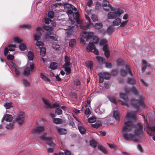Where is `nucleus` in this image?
Listing matches in <instances>:
<instances>
[{
  "label": "nucleus",
  "mask_w": 155,
  "mask_h": 155,
  "mask_svg": "<svg viewBox=\"0 0 155 155\" xmlns=\"http://www.w3.org/2000/svg\"><path fill=\"white\" fill-rule=\"evenodd\" d=\"M136 116L133 112H128L123 126L122 135L126 140L137 142L138 140L137 137L143 132L142 125L136 122Z\"/></svg>",
  "instance_id": "nucleus-1"
},
{
  "label": "nucleus",
  "mask_w": 155,
  "mask_h": 155,
  "mask_svg": "<svg viewBox=\"0 0 155 155\" xmlns=\"http://www.w3.org/2000/svg\"><path fill=\"white\" fill-rule=\"evenodd\" d=\"M119 95L120 97L124 100V101L121 103L122 105H125L127 107H129L130 105L132 106L136 109V111L139 110L140 107H144L143 99L141 98L138 100L133 98L131 100L129 104L128 97L126 95L121 93Z\"/></svg>",
  "instance_id": "nucleus-2"
},
{
  "label": "nucleus",
  "mask_w": 155,
  "mask_h": 155,
  "mask_svg": "<svg viewBox=\"0 0 155 155\" xmlns=\"http://www.w3.org/2000/svg\"><path fill=\"white\" fill-rule=\"evenodd\" d=\"M124 12V11L120 9H117L116 10L115 8L114 11L109 12L107 14V17L109 19H113L117 17H119Z\"/></svg>",
  "instance_id": "nucleus-3"
},
{
  "label": "nucleus",
  "mask_w": 155,
  "mask_h": 155,
  "mask_svg": "<svg viewBox=\"0 0 155 155\" xmlns=\"http://www.w3.org/2000/svg\"><path fill=\"white\" fill-rule=\"evenodd\" d=\"M93 35V32H87L86 31H84L81 32V42L84 45L85 43V41L84 40L85 39L86 41H87Z\"/></svg>",
  "instance_id": "nucleus-4"
},
{
  "label": "nucleus",
  "mask_w": 155,
  "mask_h": 155,
  "mask_svg": "<svg viewBox=\"0 0 155 155\" xmlns=\"http://www.w3.org/2000/svg\"><path fill=\"white\" fill-rule=\"evenodd\" d=\"M107 42V41L106 39H101L100 43V45L103 46V50L104 52V54L106 57L108 58L110 56V51L107 48V46L106 44Z\"/></svg>",
  "instance_id": "nucleus-5"
},
{
  "label": "nucleus",
  "mask_w": 155,
  "mask_h": 155,
  "mask_svg": "<svg viewBox=\"0 0 155 155\" xmlns=\"http://www.w3.org/2000/svg\"><path fill=\"white\" fill-rule=\"evenodd\" d=\"M41 29V28L40 27H37L36 28L37 32L34 35V40L37 41L36 43V45L39 47L43 45V42L38 41L40 38L41 35L40 31Z\"/></svg>",
  "instance_id": "nucleus-6"
},
{
  "label": "nucleus",
  "mask_w": 155,
  "mask_h": 155,
  "mask_svg": "<svg viewBox=\"0 0 155 155\" xmlns=\"http://www.w3.org/2000/svg\"><path fill=\"white\" fill-rule=\"evenodd\" d=\"M46 136V134H44L40 137V138L41 140L45 141L49 146L52 147H54L55 144L53 141L52 137L50 136Z\"/></svg>",
  "instance_id": "nucleus-7"
},
{
  "label": "nucleus",
  "mask_w": 155,
  "mask_h": 155,
  "mask_svg": "<svg viewBox=\"0 0 155 155\" xmlns=\"http://www.w3.org/2000/svg\"><path fill=\"white\" fill-rule=\"evenodd\" d=\"M27 66L26 67L24 71V74L25 75L29 76L31 74V73L34 69V67L32 62L27 63Z\"/></svg>",
  "instance_id": "nucleus-8"
},
{
  "label": "nucleus",
  "mask_w": 155,
  "mask_h": 155,
  "mask_svg": "<svg viewBox=\"0 0 155 155\" xmlns=\"http://www.w3.org/2000/svg\"><path fill=\"white\" fill-rule=\"evenodd\" d=\"M103 9L106 11H108L110 9L111 11H114V8L106 0H103L102 5Z\"/></svg>",
  "instance_id": "nucleus-9"
},
{
  "label": "nucleus",
  "mask_w": 155,
  "mask_h": 155,
  "mask_svg": "<svg viewBox=\"0 0 155 155\" xmlns=\"http://www.w3.org/2000/svg\"><path fill=\"white\" fill-rule=\"evenodd\" d=\"M42 100L45 104V107L46 108H51L59 107L58 104L54 103L51 105V103L48 100L43 99Z\"/></svg>",
  "instance_id": "nucleus-10"
},
{
  "label": "nucleus",
  "mask_w": 155,
  "mask_h": 155,
  "mask_svg": "<svg viewBox=\"0 0 155 155\" xmlns=\"http://www.w3.org/2000/svg\"><path fill=\"white\" fill-rule=\"evenodd\" d=\"M87 51L89 52H93L95 54H98V51L97 49L95 48V46L91 42L89 43L88 46L87 47Z\"/></svg>",
  "instance_id": "nucleus-11"
},
{
  "label": "nucleus",
  "mask_w": 155,
  "mask_h": 155,
  "mask_svg": "<svg viewBox=\"0 0 155 155\" xmlns=\"http://www.w3.org/2000/svg\"><path fill=\"white\" fill-rule=\"evenodd\" d=\"M24 114L23 113H21L17 116L16 121L19 124H23L24 121Z\"/></svg>",
  "instance_id": "nucleus-12"
},
{
  "label": "nucleus",
  "mask_w": 155,
  "mask_h": 155,
  "mask_svg": "<svg viewBox=\"0 0 155 155\" xmlns=\"http://www.w3.org/2000/svg\"><path fill=\"white\" fill-rule=\"evenodd\" d=\"M125 93L126 94H128L130 93H134L135 94H137V90L135 87H132V88H130L128 86H126L124 87Z\"/></svg>",
  "instance_id": "nucleus-13"
},
{
  "label": "nucleus",
  "mask_w": 155,
  "mask_h": 155,
  "mask_svg": "<svg viewBox=\"0 0 155 155\" xmlns=\"http://www.w3.org/2000/svg\"><path fill=\"white\" fill-rule=\"evenodd\" d=\"M46 38H48L53 41H56L57 39L56 35L55 34L52 32H48L46 35Z\"/></svg>",
  "instance_id": "nucleus-14"
},
{
  "label": "nucleus",
  "mask_w": 155,
  "mask_h": 155,
  "mask_svg": "<svg viewBox=\"0 0 155 155\" xmlns=\"http://www.w3.org/2000/svg\"><path fill=\"white\" fill-rule=\"evenodd\" d=\"M125 69L126 70V72L124 69H122L121 71V74L122 75H125L127 73H129L131 75L132 74L130 70V68L128 65L127 64L126 65Z\"/></svg>",
  "instance_id": "nucleus-15"
},
{
  "label": "nucleus",
  "mask_w": 155,
  "mask_h": 155,
  "mask_svg": "<svg viewBox=\"0 0 155 155\" xmlns=\"http://www.w3.org/2000/svg\"><path fill=\"white\" fill-rule=\"evenodd\" d=\"M45 127L44 126H39L36 128L33 129L32 132L34 133H38L44 130Z\"/></svg>",
  "instance_id": "nucleus-16"
},
{
  "label": "nucleus",
  "mask_w": 155,
  "mask_h": 155,
  "mask_svg": "<svg viewBox=\"0 0 155 155\" xmlns=\"http://www.w3.org/2000/svg\"><path fill=\"white\" fill-rule=\"evenodd\" d=\"M85 16L86 18L87 19V20H88V21H89V24L87 25H86V26H83L81 25L80 26V27L81 28L83 29H88V28L89 27V26L91 25L90 24V19L89 17V16H89L88 15H87V14H85Z\"/></svg>",
  "instance_id": "nucleus-17"
},
{
  "label": "nucleus",
  "mask_w": 155,
  "mask_h": 155,
  "mask_svg": "<svg viewBox=\"0 0 155 155\" xmlns=\"http://www.w3.org/2000/svg\"><path fill=\"white\" fill-rule=\"evenodd\" d=\"M113 117L116 120H119L120 117V113L118 112L117 110H114L113 112Z\"/></svg>",
  "instance_id": "nucleus-18"
},
{
  "label": "nucleus",
  "mask_w": 155,
  "mask_h": 155,
  "mask_svg": "<svg viewBox=\"0 0 155 155\" xmlns=\"http://www.w3.org/2000/svg\"><path fill=\"white\" fill-rule=\"evenodd\" d=\"M56 130L59 135L64 134L67 133V130L65 129L57 127Z\"/></svg>",
  "instance_id": "nucleus-19"
},
{
  "label": "nucleus",
  "mask_w": 155,
  "mask_h": 155,
  "mask_svg": "<svg viewBox=\"0 0 155 155\" xmlns=\"http://www.w3.org/2000/svg\"><path fill=\"white\" fill-rule=\"evenodd\" d=\"M100 74L103 76L104 79L107 80L109 79L111 76L110 74L105 72L100 73Z\"/></svg>",
  "instance_id": "nucleus-20"
},
{
  "label": "nucleus",
  "mask_w": 155,
  "mask_h": 155,
  "mask_svg": "<svg viewBox=\"0 0 155 155\" xmlns=\"http://www.w3.org/2000/svg\"><path fill=\"white\" fill-rule=\"evenodd\" d=\"M11 64H12V66L15 69L16 74L17 75H19L20 74V68L17 66L15 65L12 62H11Z\"/></svg>",
  "instance_id": "nucleus-21"
},
{
  "label": "nucleus",
  "mask_w": 155,
  "mask_h": 155,
  "mask_svg": "<svg viewBox=\"0 0 155 155\" xmlns=\"http://www.w3.org/2000/svg\"><path fill=\"white\" fill-rule=\"evenodd\" d=\"M5 120L6 121H11L13 119V117L11 115L6 114L3 117Z\"/></svg>",
  "instance_id": "nucleus-22"
},
{
  "label": "nucleus",
  "mask_w": 155,
  "mask_h": 155,
  "mask_svg": "<svg viewBox=\"0 0 155 155\" xmlns=\"http://www.w3.org/2000/svg\"><path fill=\"white\" fill-rule=\"evenodd\" d=\"M70 66L71 65H63V67L64 68L67 74H68L71 73V70L70 68Z\"/></svg>",
  "instance_id": "nucleus-23"
},
{
  "label": "nucleus",
  "mask_w": 155,
  "mask_h": 155,
  "mask_svg": "<svg viewBox=\"0 0 155 155\" xmlns=\"http://www.w3.org/2000/svg\"><path fill=\"white\" fill-rule=\"evenodd\" d=\"M70 58L69 57L65 56V63L64 65H71V63L70 62Z\"/></svg>",
  "instance_id": "nucleus-24"
},
{
  "label": "nucleus",
  "mask_w": 155,
  "mask_h": 155,
  "mask_svg": "<svg viewBox=\"0 0 155 155\" xmlns=\"http://www.w3.org/2000/svg\"><path fill=\"white\" fill-rule=\"evenodd\" d=\"M101 124L100 121H98L94 124H92L91 126L94 128H97L100 127Z\"/></svg>",
  "instance_id": "nucleus-25"
},
{
  "label": "nucleus",
  "mask_w": 155,
  "mask_h": 155,
  "mask_svg": "<svg viewBox=\"0 0 155 155\" xmlns=\"http://www.w3.org/2000/svg\"><path fill=\"white\" fill-rule=\"evenodd\" d=\"M27 56L29 60L32 61L34 57V54L31 51H29L28 52Z\"/></svg>",
  "instance_id": "nucleus-26"
},
{
  "label": "nucleus",
  "mask_w": 155,
  "mask_h": 155,
  "mask_svg": "<svg viewBox=\"0 0 155 155\" xmlns=\"http://www.w3.org/2000/svg\"><path fill=\"white\" fill-rule=\"evenodd\" d=\"M53 121L56 124H60L62 123V120L61 119L56 118H54Z\"/></svg>",
  "instance_id": "nucleus-27"
},
{
  "label": "nucleus",
  "mask_w": 155,
  "mask_h": 155,
  "mask_svg": "<svg viewBox=\"0 0 155 155\" xmlns=\"http://www.w3.org/2000/svg\"><path fill=\"white\" fill-rule=\"evenodd\" d=\"M121 20L119 18H117L113 22V25L114 26H118L120 25Z\"/></svg>",
  "instance_id": "nucleus-28"
},
{
  "label": "nucleus",
  "mask_w": 155,
  "mask_h": 155,
  "mask_svg": "<svg viewBox=\"0 0 155 155\" xmlns=\"http://www.w3.org/2000/svg\"><path fill=\"white\" fill-rule=\"evenodd\" d=\"M76 41L75 39H72L70 40L69 42V45L70 47H73L76 44Z\"/></svg>",
  "instance_id": "nucleus-29"
},
{
  "label": "nucleus",
  "mask_w": 155,
  "mask_h": 155,
  "mask_svg": "<svg viewBox=\"0 0 155 155\" xmlns=\"http://www.w3.org/2000/svg\"><path fill=\"white\" fill-rule=\"evenodd\" d=\"M50 68L52 70H54L57 68V64L55 62L51 63L50 65Z\"/></svg>",
  "instance_id": "nucleus-30"
},
{
  "label": "nucleus",
  "mask_w": 155,
  "mask_h": 155,
  "mask_svg": "<svg viewBox=\"0 0 155 155\" xmlns=\"http://www.w3.org/2000/svg\"><path fill=\"white\" fill-rule=\"evenodd\" d=\"M78 128L81 134H84L85 133L86 130L83 127L78 125Z\"/></svg>",
  "instance_id": "nucleus-31"
},
{
  "label": "nucleus",
  "mask_w": 155,
  "mask_h": 155,
  "mask_svg": "<svg viewBox=\"0 0 155 155\" xmlns=\"http://www.w3.org/2000/svg\"><path fill=\"white\" fill-rule=\"evenodd\" d=\"M19 48L20 50L24 51L26 49V45L25 43L22 42L19 45Z\"/></svg>",
  "instance_id": "nucleus-32"
},
{
  "label": "nucleus",
  "mask_w": 155,
  "mask_h": 155,
  "mask_svg": "<svg viewBox=\"0 0 155 155\" xmlns=\"http://www.w3.org/2000/svg\"><path fill=\"white\" fill-rule=\"evenodd\" d=\"M40 48V54L42 56H44L45 54L46 53V50L45 48L44 47H39Z\"/></svg>",
  "instance_id": "nucleus-33"
},
{
  "label": "nucleus",
  "mask_w": 155,
  "mask_h": 155,
  "mask_svg": "<svg viewBox=\"0 0 155 155\" xmlns=\"http://www.w3.org/2000/svg\"><path fill=\"white\" fill-rule=\"evenodd\" d=\"M98 149L104 153L106 154L107 153V151L105 148L101 145L98 146Z\"/></svg>",
  "instance_id": "nucleus-34"
},
{
  "label": "nucleus",
  "mask_w": 155,
  "mask_h": 155,
  "mask_svg": "<svg viewBox=\"0 0 155 155\" xmlns=\"http://www.w3.org/2000/svg\"><path fill=\"white\" fill-rule=\"evenodd\" d=\"M97 59L99 62L101 63H105L106 62L105 59L102 57L97 56Z\"/></svg>",
  "instance_id": "nucleus-35"
},
{
  "label": "nucleus",
  "mask_w": 155,
  "mask_h": 155,
  "mask_svg": "<svg viewBox=\"0 0 155 155\" xmlns=\"http://www.w3.org/2000/svg\"><path fill=\"white\" fill-rule=\"evenodd\" d=\"M4 106L6 109H8L12 107V104L11 102H7L4 104Z\"/></svg>",
  "instance_id": "nucleus-36"
},
{
  "label": "nucleus",
  "mask_w": 155,
  "mask_h": 155,
  "mask_svg": "<svg viewBox=\"0 0 155 155\" xmlns=\"http://www.w3.org/2000/svg\"><path fill=\"white\" fill-rule=\"evenodd\" d=\"M99 41V40L97 36H94L93 38V40L92 41L91 43V44H97L98 43Z\"/></svg>",
  "instance_id": "nucleus-37"
},
{
  "label": "nucleus",
  "mask_w": 155,
  "mask_h": 155,
  "mask_svg": "<svg viewBox=\"0 0 155 155\" xmlns=\"http://www.w3.org/2000/svg\"><path fill=\"white\" fill-rule=\"evenodd\" d=\"M149 128L151 130L150 135L151 136L155 135V126L150 127Z\"/></svg>",
  "instance_id": "nucleus-38"
},
{
  "label": "nucleus",
  "mask_w": 155,
  "mask_h": 155,
  "mask_svg": "<svg viewBox=\"0 0 155 155\" xmlns=\"http://www.w3.org/2000/svg\"><path fill=\"white\" fill-rule=\"evenodd\" d=\"M7 48H8L9 51H12L15 50L16 48V45H9L8 46Z\"/></svg>",
  "instance_id": "nucleus-39"
},
{
  "label": "nucleus",
  "mask_w": 155,
  "mask_h": 155,
  "mask_svg": "<svg viewBox=\"0 0 155 155\" xmlns=\"http://www.w3.org/2000/svg\"><path fill=\"white\" fill-rule=\"evenodd\" d=\"M14 124V122L10 123L8 124L5 126V128L7 129H11L13 127Z\"/></svg>",
  "instance_id": "nucleus-40"
},
{
  "label": "nucleus",
  "mask_w": 155,
  "mask_h": 155,
  "mask_svg": "<svg viewBox=\"0 0 155 155\" xmlns=\"http://www.w3.org/2000/svg\"><path fill=\"white\" fill-rule=\"evenodd\" d=\"M85 64L86 65L87 67L90 68L91 70V67L92 65V62L91 61H86L85 62Z\"/></svg>",
  "instance_id": "nucleus-41"
},
{
  "label": "nucleus",
  "mask_w": 155,
  "mask_h": 155,
  "mask_svg": "<svg viewBox=\"0 0 155 155\" xmlns=\"http://www.w3.org/2000/svg\"><path fill=\"white\" fill-rule=\"evenodd\" d=\"M14 41L15 43L20 44L23 41L21 39L17 37H15L14 38Z\"/></svg>",
  "instance_id": "nucleus-42"
},
{
  "label": "nucleus",
  "mask_w": 155,
  "mask_h": 155,
  "mask_svg": "<svg viewBox=\"0 0 155 155\" xmlns=\"http://www.w3.org/2000/svg\"><path fill=\"white\" fill-rule=\"evenodd\" d=\"M127 82L129 84H134L135 83L136 81L134 78H129L127 80Z\"/></svg>",
  "instance_id": "nucleus-43"
},
{
  "label": "nucleus",
  "mask_w": 155,
  "mask_h": 155,
  "mask_svg": "<svg viewBox=\"0 0 155 155\" xmlns=\"http://www.w3.org/2000/svg\"><path fill=\"white\" fill-rule=\"evenodd\" d=\"M40 76L41 78L44 80L46 81H49V79L47 77H46L45 76L43 73H41Z\"/></svg>",
  "instance_id": "nucleus-44"
},
{
  "label": "nucleus",
  "mask_w": 155,
  "mask_h": 155,
  "mask_svg": "<svg viewBox=\"0 0 155 155\" xmlns=\"http://www.w3.org/2000/svg\"><path fill=\"white\" fill-rule=\"evenodd\" d=\"M102 26V24L101 23H96L95 25V28L97 29H99L101 28Z\"/></svg>",
  "instance_id": "nucleus-45"
},
{
  "label": "nucleus",
  "mask_w": 155,
  "mask_h": 155,
  "mask_svg": "<svg viewBox=\"0 0 155 155\" xmlns=\"http://www.w3.org/2000/svg\"><path fill=\"white\" fill-rule=\"evenodd\" d=\"M62 110L60 108H57L55 109V113L58 115H60L62 114Z\"/></svg>",
  "instance_id": "nucleus-46"
},
{
  "label": "nucleus",
  "mask_w": 155,
  "mask_h": 155,
  "mask_svg": "<svg viewBox=\"0 0 155 155\" xmlns=\"http://www.w3.org/2000/svg\"><path fill=\"white\" fill-rule=\"evenodd\" d=\"M90 144L91 146L93 147H95L97 146V143L94 140H92L90 141Z\"/></svg>",
  "instance_id": "nucleus-47"
},
{
  "label": "nucleus",
  "mask_w": 155,
  "mask_h": 155,
  "mask_svg": "<svg viewBox=\"0 0 155 155\" xmlns=\"http://www.w3.org/2000/svg\"><path fill=\"white\" fill-rule=\"evenodd\" d=\"M114 30L113 27L112 26H109L107 29V32L109 34H110Z\"/></svg>",
  "instance_id": "nucleus-48"
},
{
  "label": "nucleus",
  "mask_w": 155,
  "mask_h": 155,
  "mask_svg": "<svg viewBox=\"0 0 155 155\" xmlns=\"http://www.w3.org/2000/svg\"><path fill=\"white\" fill-rule=\"evenodd\" d=\"M54 16V13L53 11H50L48 12V17L50 18H52Z\"/></svg>",
  "instance_id": "nucleus-49"
},
{
  "label": "nucleus",
  "mask_w": 155,
  "mask_h": 155,
  "mask_svg": "<svg viewBox=\"0 0 155 155\" xmlns=\"http://www.w3.org/2000/svg\"><path fill=\"white\" fill-rule=\"evenodd\" d=\"M91 19L94 21H97L98 20L97 15L95 14L92 15Z\"/></svg>",
  "instance_id": "nucleus-50"
},
{
  "label": "nucleus",
  "mask_w": 155,
  "mask_h": 155,
  "mask_svg": "<svg viewBox=\"0 0 155 155\" xmlns=\"http://www.w3.org/2000/svg\"><path fill=\"white\" fill-rule=\"evenodd\" d=\"M124 63L123 60L120 59H118L117 61V64L118 66L122 65Z\"/></svg>",
  "instance_id": "nucleus-51"
},
{
  "label": "nucleus",
  "mask_w": 155,
  "mask_h": 155,
  "mask_svg": "<svg viewBox=\"0 0 155 155\" xmlns=\"http://www.w3.org/2000/svg\"><path fill=\"white\" fill-rule=\"evenodd\" d=\"M96 120V119L94 117H92L88 118V122L90 123H93Z\"/></svg>",
  "instance_id": "nucleus-52"
},
{
  "label": "nucleus",
  "mask_w": 155,
  "mask_h": 155,
  "mask_svg": "<svg viewBox=\"0 0 155 155\" xmlns=\"http://www.w3.org/2000/svg\"><path fill=\"white\" fill-rule=\"evenodd\" d=\"M43 28L49 31H51L53 30V28L50 26L45 25L43 26Z\"/></svg>",
  "instance_id": "nucleus-53"
},
{
  "label": "nucleus",
  "mask_w": 155,
  "mask_h": 155,
  "mask_svg": "<svg viewBox=\"0 0 155 155\" xmlns=\"http://www.w3.org/2000/svg\"><path fill=\"white\" fill-rule=\"evenodd\" d=\"M22 81L23 84L25 86L27 87L29 85V83L27 81L23 79Z\"/></svg>",
  "instance_id": "nucleus-54"
},
{
  "label": "nucleus",
  "mask_w": 155,
  "mask_h": 155,
  "mask_svg": "<svg viewBox=\"0 0 155 155\" xmlns=\"http://www.w3.org/2000/svg\"><path fill=\"white\" fill-rule=\"evenodd\" d=\"M101 5L100 3H99L98 2H96L95 8L97 10H98L101 8Z\"/></svg>",
  "instance_id": "nucleus-55"
},
{
  "label": "nucleus",
  "mask_w": 155,
  "mask_h": 155,
  "mask_svg": "<svg viewBox=\"0 0 155 155\" xmlns=\"http://www.w3.org/2000/svg\"><path fill=\"white\" fill-rule=\"evenodd\" d=\"M108 98L109 100L112 102L116 104V99L113 97H109Z\"/></svg>",
  "instance_id": "nucleus-56"
},
{
  "label": "nucleus",
  "mask_w": 155,
  "mask_h": 155,
  "mask_svg": "<svg viewBox=\"0 0 155 155\" xmlns=\"http://www.w3.org/2000/svg\"><path fill=\"white\" fill-rule=\"evenodd\" d=\"M60 47L59 45H55V44H53L52 46L53 48L56 50H58L60 48Z\"/></svg>",
  "instance_id": "nucleus-57"
},
{
  "label": "nucleus",
  "mask_w": 155,
  "mask_h": 155,
  "mask_svg": "<svg viewBox=\"0 0 155 155\" xmlns=\"http://www.w3.org/2000/svg\"><path fill=\"white\" fill-rule=\"evenodd\" d=\"M20 28H30L31 27V26L29 25H27L26 24H25L22 25H21L20 26Z\"/></svg>",
  "instance_id": "nucleus-58"
},
{
  "label": "nucleus",
  "mask_w": 155,
  "mask_h": 155,
  "mask_svg": "<svg viewBox=\"0 0 155 155\" xmlns=\"http://www.w3.org/2000/svg\"><path fill=\"white\" fill-rule=\"evenodd\" d=\"M105 67L107 68H110L112 67L111 64L109 62L105 63Z\"/></svg>",
  "instance_id": "nucleus-59"
},
{
  "label": "nucleus",
  "mask_w": 155,
  "mask_h": 155,
  "mask_svg": "<svg viewBox=\"0 0 155 155\" xmlns=\"http://www.w3.org/2000/svg\"><path fill=\"white\" fill-rule=\"evenodd\" d=\"M98 75L99 76V81L100 83H102L104 81V79L103 77L100 73Z\"/></svg>",
  "instance_id": "nucleus-60"
},
{
  "label": "nucleus",
  "mask_w": 155,
  "mask_h": 155,
  "mask_svg": "<svg viewBox=\"0 0 155 155\" xmlns=\"http://www.w3.org/2000/svg\"><path fill=\"white\" fill-rule=\"evenodd\" d=\"M85 114L86 115H89L91 114V111L89 108H87L86 109Z\"/></svg>",
  "instance_id": "nucleus-61"
},
{
  "label": "nucleus",
  "mask_w": 155,
  "mask_h": 155,
  "mask_svg": "<svg viewBox=\"0 0 155 155\" xmlns=\"http://www.w3.org/2000/svg\"><path fill=\"white\" fill-rule=\"evenodd\" d=\"M127 21H123L122 22H121V23L120 24V27H124L126 25Z\"/></svg>",
  "instance_id": "nucleus-62"
},
{
  "label": "nucleus",
  "mask_w": 155,
  "mask_h": 155,
  "mask_svg": "<svg viewBox=\"0 0 155 155\" xmlns=\"http://www.w3.org/2000/svg\"><path fill=\"white\" fill-rule=\"evenodd\" d=\"M14 58V56L12 55L9 54L7 56V58L8 60H12Z\"/></svg>",
  "instance_id": "nucleus-63"
},
{
  "label": "nucleus",
  "mask_w": 155,
  "mask_h": 155,
  "mask_svg": "<svg viewBox=\"0 0 155 155\" xmlns=\"http://www.w3.org/2000/svg\"><path fill=\"white\" fill-rule=\"evenodd\" d=\"M64 152L65 155H71V151L67 150H65Z\"/></svg>",
  "instance_id": "nucleus-64"
}]
</instances>
